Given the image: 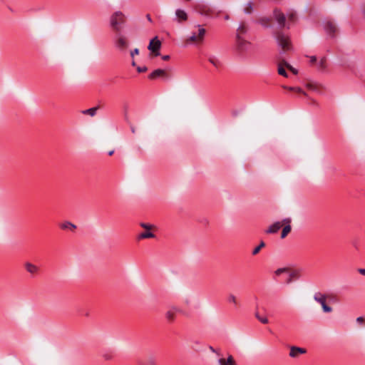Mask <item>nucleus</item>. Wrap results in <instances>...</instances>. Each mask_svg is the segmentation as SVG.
Wrapping results in <instances>:
<instances>
[{
    "mask_svg": "<svg viewBox=\"0 0 365 365\" xmlns=\"http://www.w3.org/2000/svg\"><path fill=\"white\" fill-rule=\"evenodd\" d=\"M236 45L239 51L242 52L251 51L252 48V43L240 36V34H236Z\"/></svg>",
    "mask_w": 365,
    "mask_h": 365,
    "instance_id": "obj_6",
    "label": "nucleus"
},
{
    "mask_svg": "<svg viewBox=\"0 0 365 365\" xmlns=\"http://www.w3.org/2000/svg\"><path fill=\"white\" fill-rule=\"evenodd\" d=\"M104 358H105L106 360H108V359H110V357L109 356H107V355L104 356Z\"/></svg>",
    "mask_w": 365,
    "mask_h": 365,
    "instance_id": "obj_44",
    "label": "nucleus"
},
{
    "mask_svg": "<svg viewBox=\"0 0 365 365\" xmlns=\"http://www.w3.org/2000/svg\"><path fill=\"white\" fill-rule=\"evenodd\" d=\"M26 269L30 273H34L36 271V267L29 262L26 264Z\"/></svg>",
    "mask_w": 365,
    "mask_h": 365,
    "instance_id": "obj_22",
    "label": "nucleus"
},
{
    "mask_svg": "<svg viewBox=\"0 0 365 365\" xmlns=\"http://www.w3.org/2000/svg\"><path fill=\"white\" fill-rule=\"evenodd\" d=\"M323 29L326 34L330 38L334 37L338 31L336 24L331 20H325L323 21Z\"/></svg>",
    "mask_w": 365,
    "mask_h": 365,
    "instance_id": "obj_5",
    "label": "nucleus"
},
{
    "mask_svg": "<svg viewBox=\"0 0 365 365\" xmlns=\"http://www.w3.org/2000/svg\"><path fill=\"white\" fill-rule=\"evenodd\" d=\"M196 27L197 28V32H192L188 41L193 43H201L204 40L206 30L200 25H197Z\"/></svg>",
    "mask_w": 365,
    "mask_h": 365,
    "instance_id": "obj_4",
    "label": "nucleus"
},
{
    "mask_svg": "<svg viewBox=\"0 0 365 365\" xmlns=\"http://www.w3.org/2000/svg\"><path fill=\"white\" fill-rule=\"evenodd\" d=\"M132 66H135V61H133V62H132Z\"/></svg>",
    "mask_w": 365,
    "mask_h": 365,
    "instance_id": "obj_48",
    "label": "nucleus"
},
{
    "mask_svg": "<svg viewBox=\"0 0 365 365\" xmlns=\"http://www.w3.org/2000/svg\"><path fill=\"white\" fill-rule=\"evenodd\" d=\"M161 47V43L160 41L158 39V37L155 36L154 38H153L150 41V43L148 45V48L153 52L155 53V56H159L160 55V53H159V49Z\"/></svg>",
    "mask_w": 365,
    "mask_h": 365,
    "instance_id": "obj_8",
    "label": "nucleus"
},
{
    "mask_svg": "<svg viewBox=\"0 0 365 365\" xmlns=\"http://www.w3.org/2000/svg\"><path fill=\"white\" fill-rule=\"evenodd\" d=\"M125 21V15L120 11H115L110 17V25L115 32L120 31Z\"/></svg>",
    "mask_w": 365,
    "mask_h": 365,
    "instance_id": "obj_1",
    "label": "nucleus"
},
{
    "mask_svg": "<svg viewBox=\"0 0 365 365\" xmlns=\"http://www.w3.org/2000/svg\"><path fill=\"white\" fill-rule=\"evenodd\" d=\"M282 227V223L281 222H275L267 227L265 232L267 234H276Z\"/></svg>",
    "mask_w": 365,
    "mask_h": 365,
    "instance_id": "obj_12",
    "label": "nucleus"
},
{
    "mask_svg": "<svg viewBox=\"0 0 365 365\" xmlns=\"http://www.w3.org/2000/svg\"><path fill=\"white\" fill-rule=\"evenodd\" d=\"M319 66L322 68H324L326 67V60L325 58H322L319 63Z\"/></svg>",
    "mask_w": 365,
    "mask_h": 365,
    "instance_id": "obj_35",
    "label": "nucleus"
},
{
    "mask_svg": "<svg viewBox=\"0 0 365 365\" xmlns=\"http://www.w3.org/2000/svg\"><path fill=\"white\" fill-rule=\"evenodd\" d=\"M285 66H286V67H287L289 70H290L293 73H294V74H297L298 71H297L296 68H294V67H292L291 65H289V63H285Z\"/></svg>",
    "mask_w": 365,
    "mask_h": 365,
    "instance_id": "obj_33",
    "label": "nucleus"
},
{
    "mask_svg": "<svg viewBox=\"0 0 365 365\" xmlns=\"http://www.w3.org/2000/svg\"><path fill=\"white\" fill-rule=\"evenodd\" d=\"M359 272L363 275H365V269H359Z\"/></svg>",
    "mask_w": 365,
    "mask_h": 365,
    "instance_id": "obj_42",
    "label": "nucleus"
},
{
    "mask_svg": "<svg viewBox=\"0 0 365 365\" xmlns=\"http://www.w3.org/2000/svg\"><path fill=\"white\" fill-rule=\"evenodd\" d=\"M140 225L145 230H151L152 227H153L152 225L145 222H141Z\"/></svg>",
    "mask_w": 365,
    "mask_h": 365,
    "instance_id": "obj_32",
    "label": "nucleus"
},
{
    "mask_svg": "<svg viewBox=\"0 0 365 365\" xmlns=\"http://www.w3.org/2000/svg\"><path fill=\"white\" fill-rule=\"evenodd\" d=\"M322 307L323 311L326 313H329V312H332V308L331 307L327 305L326 302L322 305Z\"/></svg>",
    "mask_w": 365,
    "mask_h": 365,
    "instance_id": "obj_30",
    "label": "nucleus"
},
{
    "mask_svg": "<svg viewBox=\"0 0 365 365\" xmlns=\"http://www.w3.org/2000/svg\"><path fill=\"white\" fill-rule=\"evenodd\" d=\"M364 318L362 317H359L356 318V322L359 323V324L362 325L363 323H364Z\"/></svg>",
    "mask_w": 365,
    "mask_h": 365,
    "instance_id": "obj_40",
    "label": "nucleus"
},
{
    "mask_svg": "<svg viewBox=\"0 0 365 365\" xmlns=\"http://www.w3.org/2000/svg\"><path fill=\"white\" fill-rule=\"evenodd\" d=\"M206 57L207 61L216 68H219L222 66V61L216 55L212 53H207Z\"/></svg>",
    "mask_w": 365,
    "mask_h": 365,
    "instance_id": "obj_10",
    "label": "nucleus"
},
{
    "mask_svg": "<svg viewBox=\"0 0 365 365\" xmlns=\"http://www.w3.org/2000/svg\"><path fill=\"white\" fill-rule=\"evenodd\" d=\"M253 9V4L252 1H249L246 4L245 8H244V12L247 14H251Z\"/></svg>",
    "mask_w": 365,
    "mask_h": 365,
    "instance_id": "obj_20",
    "label": "nucleus"
},
{
    "mask_svg": "<svg viewBox=\"0 0 365 365\" xmlns=\"http://www.w3.org/2000/svg\"><path fill=\"white\" fill-rule=\"evenodd\" d=\"M306 349L292 346L290 347L289 356L292 358H297L300 354H303L306 353Z\"/></svg>",
    "mask_w": 365,
    "mask_h": 365,
    "instance_id": "obj_11",
    "label": "nucleus"
},
{
    "mask_svg": "<svg viewBox=\"0 0 365 365\" xmlns=\"http://www.w3.org/2000/svg\"><path fill=\"white\" fill-rule=\"evenodd\" d=\"M114 153V150H110L109 153H108V155H112Z\"/></svg>",
    "mask_w": 365,
    "mask_h": 365,
    "instance_id": "obj_45",
    "label": "nucleus"
},
{
    "mask_svg": "<svg viewBox=\"0 0 365 365\" xmlns=\"http://www.w3.org/2000/svg\"><path fill=\"white\" fill-rule=\"evenodd\" d=\"M278 73L284 77H287V73L286 72L285 69L282 66L278 67Z\"/></svg>",
    "mask_w": 365,
    "mask_h": 365,
    "instance_id": "obj_31",
    "label": "nucleus"
},
{
    "mask_svg": "<svg viewBox=\"0 0 365 365\" xmlns=\"http://www.w3.org/2000/svg\"><path fill=\"white\" fill-rule=\"evenodd\" d=\"M314 299L319 303L321 305H322L324 303L326 302L327 297L325 294H322L320 292H317L314 295Z\"/></svg>",
    "mask_w": 365,
    "mask_h": 365,
    "instance_id": "obj_17",
    "label": "nucleus"
},
{
    "mask_svg": "<svg viewBox=\"0 0 365 365\" xmlns=\"http://www.w3.org/2000/svg\"><path fill=\"white\" fill-rule=\"evenodd\" d=\"M180 309L175 306L170 307L165 312V318L166 319L170 322H173L176 317V314L179 312H180Z\"/></svg>",
    "mask_w": 365,
    "mask_h": 365,
    "instance_id": "obj_9",
    "label": "nucleus"
},
{
    "mask_svg": "<svg viewBox=\"0 0 365 365\" xmlns=\"http://www.w3.org/2000/svg\"><path fill=\"white\" fill-rule=\"evenodd\" d=\"M287 268H279L274 272V273L276 275H279L282 273L287 272Z\"/></svg>",
    "mask_w": 365,
    "mask_h": 365,
    "instance_id": "obj_34",
    "label": "nucleus"
},
{
    "mask_svg": "<svg viewBox=\"0 0 365 365\" xmlns=\"http://www.w3.org/2000/svg\"><path fill=\"white\" fill-rule=\"evenodd\" d=\"M284 88L288 89L292 91L303 93L306 95V93L302 91V89L299 87H288V86H283Z\"/></svg>",
    "mask_w": 365,
    "mask_h": 365,
    "instance_id": "obj_25",
    "label": "nucleus"
},
{
    "mask_svg": "<svg viewBox=\"0 0 365 365\" xmlns=\"http://www.w3.org/2000/svg\"><path fill=\"white\" fill-rule=\"evenodd\" d=\"M227 300L229 302L232 303L235 305H237V298L233 294H230L228 295Z\"/></svg>",
    "mask_w": 365,
    "mask_h": 365,
    "instance_id": "obj_27",
    "label": "nucleus"
},
{
    "mask_svg": "<svg viewBox=\"0 0 365 365\" xmlns=\"http://www.w3.org/2000/svg\"><path fill=\"white\" fill-rule=\"evenodd\" d=\"M165 75V71L163 69H156L150 74V78H155L160 76Z\"/></svg>",
    "mask_w": 365,
    "mask_h": 365,
    "instance_id": "obj_19",
    "label": "nucleus"
},
{
    "mask_svg": "<svg viewBox=\"0 0 365 365\" xmlns=\"http://www.w3.org/2000/svg\"><path fill=\"white\" fill-rule=\"evenodd\" d=\"M316 60H317V58H316V57H315V56H311V57H310V61H311V63H314V62L316 61Z\"/></svg>",
    "mask_w": 365,
    "mask_h": 365,
    "instance_id": "obj_43",
    "label": "nucleus"
},
{
    "mask_svg": "<svg viewBox=\"0 0 365 365\" xmlns=\"http://www.w3.org/2000/svg\"><path fill=\"white\" fill-rule=\"evenodd\" d=\"M137 71L139 72V73H142V72H145L147 71V67L145 66H143V67H140L138 66L137 68Z\"/></svg>",
    "mask_w": 365,
    "mask_h": 365,
    "instance_id": "obj_39",
    "label": "nucleus"
},
{
    "mask_svg": "<svg viewBox=\"0 0 365 365\" xmlns=\"http://www.w3.org/2000/svg\"><path fill=\"white\" fill-rule=\"evenodd\" d=\"M217 364L218 365H237V362L231 354H228L226 359L220 358L217 360Z\"/></svg>",
    "mask_w": 365,
    "mask_h": 365,
    "instance_id": "obj_13",
    "label": "nucleus"
},
{
    "mask_svg": "<svg viewBox=\"0 0 365 365\" xmlns=\"http://www.w3.org/2000/svg\"><path fill=\"white\" fill-rule=\"evenodd\" d=\"M96 110H97L96 108H89V109H87V110H84L83 113H86V114H88V115H90L91 116H93V115H96Z\"/></svg>",
    "mask_w": 365,
    "mask_h": 365,
    "instance_id": "obj_28",
    "label": "nucleus"
},
{
    "mask_svg": "<svg viewBox=\"0 0 365 365\" xmlns=\"http://www.w3.org/2000/svg\"><path fill=\"white\" fill-rule=\"evenodd\" d=\"M60 227L62 230H68L73 231L76 229V225L69 221H65L60 225Z\"/></svg>",
    "mask_w": 365,
    "mask_h": 365,
    "instance_id": "obj_16",
    "label": "nucleus"
},
{
    "mask_svg": "<svg viewBox=\"0 0 365 365\" xmlns=\"http://www.w3.org/2000/svg\"><path fill=\"white\" fill-rule=\"evenodd\" d=\"M169 58H170V56H168V55H165V56H162V59L164 60V61H167Z\"/></svg>",
    "mask_w": 365,
    "mask_h": 365,
    "instance_id": "obj_41",
    "label": "nucleus"
},
{
    "mask_svg": "<svg viewBox=\"0 0 365 365\" xmlns=\"http://www.w3.org/2000/svg\"><path fill=\"white\" fill-rule=\"evenodd\" d=\"M147 19L149 21H151V18H150V15H147Z\"/></svg>",
    "mask_w": 365,
    "mask_h": 365,
    "instance_id": "obj_46",
    "label": "nucleus"
},
{
    "mask_svg": "<svg viewBox=\"0 0 365 365\" xmlns=\"http://www.w3.org/2000/svg\"><path fill=\"white\" fill-rule=\"evenodd\" d=\"M114 45L120 51H124L128 47L127 37L120 31L116 32L114 36Z\"/></svg>",
    "mask_w": 365,
    "mask_h": 365,
    "instance_id": "obj_3",
    "label": "nucleus"
},
{
    "mask_svg": "<svg viewBox=\"0 0 365 365\" xmlns=\"http://www.w3.org/2000/svg\"><path fill=\"white\" fill-rule=\"evenodd\" d=\"M353 247L356 250L363 249V247L357 242H353Z\"/></svg>",
    "mask_w": 365,
    "mask_h": 365,
    "instance_id": "obj_37",
    "label": "nucleus"
},
{
    "mask_svg": "<svg viewBox=\"0 0 365 365\" xmlns=\"http://www.w3.org/2000/svg\"><path fill=\"white\" fill-rule=\"evenodd\" d=\"M209 349H210L212 352H213V353L216 354L218 356H221L220 352L219 351H217V349H215V348H213L212 346H209Z\"/></svg>",
    "mask_w": 365,
    "mask_h": 365,
    "instance_id": "obj_36",
    "label": "nucleus"
},
{
    "mask_svg": "<svg viewBox=\"0 0 365 365\" xmlns=\"http://www.w3.org/2000/svg\"><path fill=\"white\" fill-rule=\"evenodd\" d=\"M139 53V49L135 48L130 52L131 57H134L135 55H138Z\"/></svg>",
    "mask_w": 365,
    "mask_h": 365,
    "instance_id": "obj_38",
    "label": "nucleus"
},
{
    "mask_svg": "<svg viewBox=\"0 0 365 365\" xmlns=\"http://www.w3.org/2000/svg\"><path fill=\"white\" fill-rule=\"evenodd\" d=\"M286 19H288V21H292V22L294 21L296 19L295 12L293 11L287 12V14L286 15Z\"/></svg>",
    "mask_w": 365,
    "mask_h": 365,
    "instance_id": "obj_23",
    "label": "nucleus"
},
{
    "mask_svg": "<svg viewBox=\"0 0 365 365\" xmlns=\"http://www.w3.org/2000/svg\"><path fill=\"white\" fill-rule=\"evenodd\" d=\"M175 17L176 20L180 23L181 21H187V14L185 12V11L180 9H178L175 10Z\"/></svg>",
    "mask_w": 365,
    "mask_h": 365,
    "instance_id": "obj_14",
    "label": "nucleus"
},
{
    "mask_svg": "<svg viewBox=\"0 0 365 365\" xmlns=\"http://www.w3.org/2000/svg\"><path fill=\"white\" fill-rule=\"evenodd\" d=\"M131 131H132V133H135V129H134V128H133V127L131 128Z\"/></svg>",
    "mask_w": 365,
    "mask_h": 365,
    "instance_id": "obj_47",
    "label": "nucleus"
},
{
    "mask_svg": "<svg viewBox=\"0 0 365 365\" xmlns=\"http://www.w3.org/2000/svg\"><path fill=\"white\" fill-rule=\"evenodd\" d=\"M256 318L262 324H267L268 319L266 317H261L259 313H255Z\"/></svg>",
    "mask_w": 365,
    "mask_h": 365,
    "instance_id": "obj_26",
    "label": "nucleus"
},
{
    "mask_svg": "<svg viewBox=\"0 0 365 365\" xmlns=\"http://www.w3.org/2000/svg\"><path fill=\"white\" fill-rule=\"evenodd\" d=\"M155 235L150 231V230H145L144 232L140 233L137 239L138 240H142V239H146V238H154Z\"/></svg>",
    "mask_w": 365,
    "mask_h": 365,
    "instance_id": "obj_18",
    "label": "nucleus"
},
{
    "mask_svg": "<svg viewBox=\"0 0 365 365\" xmlns=\"http://www.w3.org/2000/svg\"><path fill=\"white\" fill-rule=\"evenodd\" d=\"M273 17L279 27L286 26V16L281 11L275 9L273 12Z\"/></svg>",
    "mask_w": 365,
    "mask_h": 365,
    "instance_id": "obj_7",
    "label": "nucleus"
},
{
    "mask_svg": "<svg viewBox=\"0 0 365 365\" xmlns=\"http://www.w3.org/2000/svg\"><path fill=\"white\" fill-rule=\"evenodd\" d=\"M301 277L300 271L298 269L293 270L289 274V277L287 279V284L292 283L294 280L299 279Z\"/></svg>",
    "mask_w": 365,
    "mask_h": 365,
    "instance_id": "obj_15",
    "label": "nucleus"
},
{
    "mask_svg": "<svg viewBox=\"0 0 365 365\" xmlns=\"http://www.w3.org/2000/svg\"><path fill=\"white\" fill-rule=\"evenodd\" d=\"M247 32V29L244 24H240L237 30V34H240V36H242V34Z\"/></svg>",
    "mask_w": 365,
    "mask_h": 365,
    "instance_id": "obj_24",
    "label": "nucleus"
},
{
    "mask_svg": "<svg viewBox=\"0 0 365 365\" xmlns=\"http://www.w3.org/2000/svg\"><path fill=\"white\" fill-rule=\"evenodd\" d=\"M278 47L281 49L280 53H284L292 49V45L288 36L282 32H278L275 36Z\"/></svg>",
    "mask_w": 365,
    "mask_h": 365,
    "instance_id": "obj_2",
    "label": "nucleus"
},
{
    "mask_svg": "<svg viewBox=\"0 0 365 365\" xmlns=\"http://www.w3.org/2000/svg\"><path fill=\"white\" fill-rule=\"evenodd\" d=\"M290 231H291V226L289 225L284 226L283 227V230H282V232L281 234V237L284 238Z\"/></svg>",
    "mask_w": 365,
    "mask_h": 365,
    "instance_id": "obj_21",
    "label": "nucleus"
},
{
    "mask_svg": "<svg viewBox=\"0 0 365 365\" xmlns=\"http://www.w3.org/2000/svg\"><path fill=\"white\" fill-rule=\"evenodd\" d=\"M266 245L263 241H261L260 243L256 246L252 251L258 252L260 251L261 249L265 247Z\"/></svg>",
    "mask_w": 365,
    "mask_h": 365,
    "instance_id": "obj_29",
    "label": "nucleus"
}]
</instances>
